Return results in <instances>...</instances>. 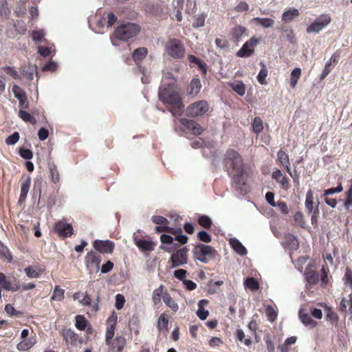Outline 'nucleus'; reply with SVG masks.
<instances>
[{"instance_id":"f257e3e1","label":"nucleus","mask_w":352,"mask_h":352,"mask_svg":"<svg viewBox=\"0 0 352 352\" xmlns=\"http://www.w3.org/2000/svg\"><path fill=\"white\" fill-rule=\"evenodd\" d=\"M224 168L232 179L237 192L245 195L248 191L245 177L244 164L239 153L233 149L226 151L223 159Z\"/></svg>"},{"instance_id":"f03ea898","label":"nucleus","mask_w":352,"mask_h":352,"mask_svg":"<svg viewBox=\"0 0 352 352\" xmlns=\"http://www.w3.org/2000/svg\"><path fill=\"white\" fill-rule=\"evenodd\" d=\"M117 315L113 312L107 320V329L105 333V343L108 346L107 352H122L126 346V338L122 336H116L113 339L115 334V327L117 323Z\"/></svg>"},{"instance_id":"7ed1b4c3","label":"nucleus","mask_w":352,"mask_h":352,"mask_svg":"<svg viewBox=\"0 0 352 352\" xmlns=\"http://www.w3.org/2000/svg\"><path fill=\"white\" fill-rule=\"evenodd\" d=\"M174 86L170 83L163 82L159 88V100L164 104H178L182 100L179 94L175 90Z\"/></svg>"},{"instance_id":"20e7f679","label":"nucleus","mask_w":352,"mask_h":352,"mask_svg":"<svg viewBox=\"0 0 352 352\" xmlns=\"http://www.w3.org/2000/svg\"><path fill=\"white\" fill-rule=\"evenodd\" d=\"M195 259L201 263H207L216 258L217 251L210 245L199 243L195 246L192 251Z\"/></svg>"},{"instance_id":"39448f33","label":"nucleus","mask_w":352,"mask_h":352,"mask_svg":"<svg viewBox=\"0 0 352 352\" xmlns=\"http://www.w3.org/2000/svg\"><path fill=\"white\" fill-rule=\"evenodd\" d=\"M140 31L138 25L133 23H126L120 25L115 30V36L123 41H126L135 36Z\"/></svg>"},{"instance_id":"423d86ee","label":"nucleus","mask_w":352,"mask_h":352,"mask_svg":"<svg viewBox=\"0 0 352 352\" xmlns=\"http://www.w3.org/2000/svg\"><path fill=\"white\" fill-rule=\"evenodd\" d=\"M188 249L186 247H183L179 249L177 248L173 251L170 258L171 267L175 268L185 265L188 263Z\"/></svg>"},{"instance_id":"0eeeda50","label":"nucleus","mask_w":352,"mask_h":352,"mask_svg":"<svg viewBox=\"0 0 352 352\" xmlns=\"http://www.w3.org/2000/svg\"><path fill=\"white\" fill-rule=\"evenodd\" d=\"M166 52L173 58H182L185 49L182 42L176 38L170 39L166 45Z\"/></svg>"},{"instance_id":"6e6552de","label":"nucleus","mask_w":352,"mask_h":352,"mask_svg":"<svg viewBox=\"0 0 352 352\" xmlns=\"http://www.w3.org/2000/svg\"><path fill=\"white\" fill-rule=\"evenodd\" d=\"M331 21L329 14H320L316 19L307 28V33H318L327 26Z\"/></svg>"},{"instance_id":"1a4fd4ad","label":"nucleus","mask_w":352,"mask_h":352,"mask_svg":"<svg viewBox=\"0 0 352 352\" xmlns=\"http://www.w3.org/2000/svg\"><path fill=\"white\" fill-rule=\"evenodd\" d=\"M209 109L208 103L202 100L191 104L188 107V113L192 117L200 116L206 113Z\"/></svg>"},{"instance_id":"9d476101","label":"nucleus","mask_w":352,"mask_h":352,"mask_svg":"<svg viewBox=\"0 0 352 352\" xmlns=\"http://www.w3.org/2000/svg\"><path fill=\"white\" fill-rule=\"evenodd\" d=\"M258 43V40L252 37L248 41H246L241 48L236 52V55L238 57H249L250 56L254 51L255 47Z\"/></svg>"},{"instance_id":"9b49d317","label":"nucleus","mask_w":352,"mask_h":352,"mask_svg":"<svg viewBox=\"0 0 352 352\" xmlns=\"http://www.w3.org/2000/svg\"><path fill=\"white\" fill-rule=\"evenodd\" d=\"M55 232L63 238H67L73 234V227L65 220L58 221L54 227Z\"/></svg>"},{"instance_id":"f8f14e48","label":"nucleus","mask_w":352,"mask_h":352,"mask_svg":"<svg viewBox=\"0 0 352 352\" xmlns=\"http://www.w3.org/2000/svg\"><path fill=\"white\" fill-rule=\"evenodd\" d=\"M94 247L102 254H111L114 250L115 244L110 240L96 239L94 242Z\"/></svg>"},{"instance_id":"ddd939ff","label":"nucleus","mask_w":352,"mask_h":352,"mask_svg":"<svg viewBox=\"0 0 352 352\" xmlns=\"http://www.w3.org/2000/svg\"><path fill=\"white\" fill-rule=\"evenodd\" d=\"M160 240L164 244V245L161 246V249L166 252H172L180 247L178 243L174 242V238L170 235L163 234L160 236Z\"/></svg>"},{"instance_id":"4468645a","label":"nucleus","mask_w":352,"mask_h":352,"mask_svg":"<svg viewBox=\"0 0 352 352\" xmlns=\"http://www.w3.org/2000/svg\"><path fill=\"white\" fill-rule=\"evenodd\" d=\"M133 240L136 246L143 252H151L153 250L155 243L150 240L140 239L138 236L133 235Z\"/></svg>"},{"instance_id":"2eb2a0df","label":"nucleus","mask_w":352,"mask_h":352,"mask_svg":"<svg viewBox=\"0 0 352 352\" xmlns=\"http://www.w3.org/2000/svg\"><path fill=\"white\" fill-rule=\"evenodd\" d=\"M180 122L183 126H186L187 129L190 131L192 133L195 135H200L203 132L204 129L202 126L194 120L182 118Z\"/></svg>"},{"instance_id":"dca6fc26","label":"nucleus","mask_w":352,"mask_h":352,"mask_svg":"<svg viewBox=\"0 0 352 352\" xmlns=\"http://www.w3.org/2000/svg\"><path fill=\"white\" fill-rule=\"evenodd\" d=\"M0 286L7 291L16 292L19 289V285L15 280L10 281L6 279L4 274L0 273Z\"/></svg>"},{"instance_id":"f3484780","label":"nucleus","mask_w":352,"mask_h":352,"mask_svg":"<svg viewBox=\"0 0 352 352\" xmlns=\"http://www.w3.org/2000/svg\"><path fill=\"white\" fill-rule=\"evenodd\" d=\"M31 185V178L28 175L23 181L21 185V195L19 199V204L23 203L28 196L29 189Z\"/></svg>"},{"instance_id":"a211bd4d","label":"nucleus","mask_w":352,"mask_h":352,"mask_svg":"<svg viewBox=\"0 0 352 352\" xmlns=\"http://www.w3.org/2000/svg\"><path fill=\"white\" fill-rule=\"evenodd\" d=\"M272 177L277 183L281 186L282 188L287 190L289 188L288 179L282 173L280 170L276 169L274 170L272 173Z\"/></svg>"},{"instance_id":"6ab92c4d","label":"nucleus","mask_w":352,"mask_h":352,"mask_svg":"<svg viewBox=\"0 0 352 352\" xmlns=\"http://www.w3.org/2000/svg\"><path fill=\"white\" fill-rule=\"evenodd\" d=\"M277 157L278 162L281 164L283 166H284L287 170V172L289 174L291 177H293L292 172L289 167V156L286 153L282 150L279 151L277 153Z\"/></svg>"},{"instance_id":"aec40b11","label":"nucleus","mask_w":352,"mask_h":352,"mask_svg":"<svg viewBox=\"0 0 352 352\" xmlns=\"http://www.w3.org/2000/svg\"><path fill=\"white\" fill-rule=\"evenodd\" d=\"M230 245L233 250L240 256H245L247 254L248 251L243 245L236 239L231 238L229 240Z\"/></svg>"},{"instance_id":"412c9836","label":"nucleus","mask_w":352,"mask_h":352,"mask_svg":"<svg viewBox=\"0 0 352 352\" xmlns=\"http://www.w3.org/2000/svg\"><path fill=\"white\" fill-rule=\"evenodd\" d=\"M201 80L198 78H194L191 80L188 89V94L192 96H196L201 89Z\"/></svg>"},{"instance_id":"4be33fe9","label":"nucleus","mask_w":352,"mask_h":352,"mask_svg":"<svg viewBox=\"0 0 352 352\" xmlns=\"http://www.w3.org/2000/svg\"><path fill=\"white\" fill-rule=\"evenodd\" d=\"M243 35H248V30L243 26L237 25L231 31V36L234 41H239Z\"/></svg>"},{"instance_id":"5701e85b","label":"nucleus","mask_w":352,"mask_h":352,"mask_svg":"<svg viewBox=\"0 0 352 352\" xmlns=\"http://www.w3.org/2000/svg\"><path fill=\"white\" fill-rule=\"evenodd\" d=\"M300 15L298 9L292 8L285 10L282 15V20L285 23H289Z\"/></svg>"},{"instance_id":"b1692460","label":"nucleus","mask_w":352,"mask_h":352,"mask_svg":"<svg viewBox=\"0 0 352 352\" xmlns=\"http://www.w3.org/2000/svg\"><path fill=\"white\" fill-rule=\"evenodd\" d=\"M305 276L306 280L310 285H315L319 281L318 272L312 271L309 267L305 269Z\"/></svg>"},{"instance_id":"393cba45","label":"nucleus","mask_w":352,"mask_h":352,"mask_svg":"<svg viewBox=\"0 0 352 352\" xmlns=\"http://www.w3.org/2000/svg\"><path fill=\"white\" fill-rule=\"evenodd\" d=\"M299 318L305 326H308L310 328L314 327L317 324L308 314L304 313L302 309L299 311Z\"/></svg>"},{"instance_id":"a878e982","label":"nucleus","mask_w":352,"mask_h":352,"mask_svg":"<svg viewBox=\"0 0 352 352\" xmlns=\"http://www.w3.org/2000/svg\"><path fill=\"white\" fill-rule=\"evenodd\" d=\"M36 343V340L33 338L23 340L17 344L16 348L20 351H25L30 349Z\"/></svg>"},{"instance_id":"bb28decb","label":"nucleus","mask_w":352,"mask_h":352,"mask_svg":"<svg viewBox=\"0 0 352 352\" xmlns=\"http://www.w3.org/2000/svg\"><path fill=\"white\" fill-rule=\"evenodd\" d=\"M230 86L232 89L239 96H243L245 95L246 88L245 84L242 81H234L230 83Z\"/></svg>"},{"instance_id":"cd10ccee","label":"nucleus","mask_w":352,"mask_h":352,"mask_svg":"<svg viewBox=\"0 0 352 352\" xmlns=\"http://www.w3.org/2000/svg\"><path fill=\"white\" fill-rule=\"evenodd\" d=\"M206 300H200L198 302L199 308L197 311V315L200 320H204L208 316L209 312L204 308V305L207 304Z\"/></svg>"},{"instance_id":"c85d7f7f","label":"nucleus","mask_w":352,"mask_h":352,"mask_svg":"<svg viewBox=\"0 0 352 352\" xmlns=\"http://www.w3.org/2000/svg\"><path fill=\"white\" fill-rule=\"evenodd\" d=\"M147 54L148 50L146 47H139L133 51L132 58L135 62H138L143 60Z\"/></svg>"},{"instance_id":"c756f323","label":"nucleus","mask_w":352,"mask_h":352,"mask_svg":"<svg viewBox=\"0 0 352 352\" xmlns=\"http://www.w3.org/2000/svg\"><path fill=\"white\" fill-rule=\"evenodd\" d=\"M347 307H349V312L352 314V294H350L346 298H342L340 302V308L342 311H346Z\"/></svg>"},{"instance_id":"7c9ffc66","label":"nucleus","mask_w":352,"mask_h":352,"mask_svg":"<svg viewBox=\"0 0 352 352\" xmlns=\"http://www.w3.org/2000/svg\"><path fill=\"white\" fill-rule=\"evenodd\" d=\"M85 261L87 263L94 264L98 267L100 264L101 258L100 255L91 251L87 254Z\"/></svg>"},{"instance_id":"2f4dec72","label":"nucleus","mask_w":352,"mask_h":352,"mask_svg":"<svg viewBox=\"0 0 352 352\" xmlns=\"http://www.w3.org/2000/svg\"><path fill=\"white\" fill-rule=\"evenodd\" d=\"M164 303L170 307L173 311L176 312L179 309L177 303L173 299L168 293H165L163 296Z\"/></svg>"},{"instance_id":"473e14b6","label":"nucleus","mask_w":352,"mask_h":352,"mask_svg":"<svg viewBox=\"0 0 352 352\" xmlns=\"http://www.w3.org/2000/svg\"><path fill=\"white\" fill-rule=\"evenodd\" d=\"M252 21L258 22V23L265 28H272L274 25V20L270 18L254 17Z\"/></svg>"},{"instance_id":"72a5a7b5","label":"nucleus","mask_w":352,"mask_h":352,"mask_svg":"<svg viewBox=\"0 0 352 352\" xmlns=\"http://www.w3.org/2000/svg\"><path fill=\"white\" fill-rule=\"evenodd\" d=\"M164 289V285H160L153 292L152 300L155 305H158L161 302V298L162 297L163 298Z\"/></svg>"},{"instance_id":"f704fd0d","label":"nucleus","mask_w":352,"mask_h":352,"mask_svg":"<svg viewBox=\"0 0 352 352\" xmlns=\"http://www.w3.org/2000/svg\"><path fill=\"white\" fill-rule=\"evenodd\" d=\"M260 65L261 66V69L257 76V80L258 82L261 85H266L267 82L265 80V78L268 74V70L264 64V63L261 62Z\"/></svg>"},{"instance_id":"c9c22d12","label":"nucleus","mask_w":352,"mask_h":352,"mask_svg":"<svg viewBox=\"0 0 352 352\" xmlns=\"http://www.w3.org/2000/svg\"><path fill=\"white\" fill-rule=\"evenodd\" d=\"M301 75V69L299 67H296L291 73L290 85L294 88L298 82V80Z\"/></svg>"},{"instance_id":"e433bc0d","label":"nucleus","mask_w":352,"mask_h":352,"mask_svg":"<svg viewBox=\"0 0 352 352\" xmlns=\"http://www.w3.org/2000/svg\"><path fill=\"white\" fill-rule=\"evenodd\" d=\"M314 196L313 192L311 190H308L306 194V199H305V208L309 214H311L313 210V204H314Z\"/></svg>"},{"instance_id":"4c0bfd02","label":"nucleus","mask_w":352,"mask_h":352,"mask_svg":"<svg viewBox=\"0 0 352 352\" xmlns=\"http://www.w3.org/2000/svg\"><path fill=\"white\" fill-rule=\"evenodd\" d=\"M244 286L245 288L250 289L252 291H256L259 289V283L254 278H246L244 281Z\"/></svg>"},{"instance_id":"58836bf2","label":"nucleus","mask_w":352,"mask_h":352,"mask_svg":"<svg viewBox=\"0 0 352 352\" xmlns=\"http://www.w3.org/2000/svg\"><path fill=\"white\" fill-rule=\"evenodd\" d=\"M87 320H86L83 316L78 315L76 316L75 326L80 331L85 330L87 325Z\"/></svg>"},{"instance_id":"ea45409f","label":"nucleus","mask_w":352,"mask_h":352,"mask_svg":"<svg viewBox=\"0 0 352 352\" xmlns=\"http://www.w3.org/2000/svg\"><path fill=\"white\" fill-rule=\"evenodd\" d=\"M252 127L255 133L258 134L261 133L263 129V124L261 118L259 117H255L252 121Z\"/></svg>"},{"instance_id":"a19ab883","label":"nucleus","mask_w":352,"mask_h":352,"mask_svg":"<svg viewBox=\"0 0 352 352\" xmlns=\"http://www.w3.org/2000/svg\"><path fill=\"white\" fill-rule=\"evenodd\" d=\"M36 65H29L23 69V74L28 80H32L34 78V73L36 71Z\"/></svg>"},{"instance_id":"79ce46f5","label":"nucleus","mask_w":352,"mask_h":352,"mask_svg":"<svg viewBox=\"0 0 352 352\" xmlns=\"http://www.w3.org/2000/svg\"><path fill=\"white\" fill-rule=\"evenodd\" d=\"M236 336L238 340L243 342L245 346H249L252 344V340L250 336L245 338L244 331L242 329L236 330Z\"/></svg>"},{"instance_id":"37998d69","label":"nucleus","mask_w":352,"mask_h":352,"mask_svg":"<svg viewBox=\"0 0 352 352\" xmlns=\"http://www.w3.org/2000/svg\"><path fill=\"white\" fill-rule=\"evenodd\" d=\"M19 116L21 119H22L23 121L26 122H30L32 124H34L36 122V119L26 111L22 109L19 110Z\"/></svg>"},{"instance_id":"c03bdc74","label":"nucleus","mask_w":352,"mask_h":352,"mask_svg":"<svg viewBox=\"0 0 352 352\" xmlns=\"http://www.w3.org/2000/svg\"><path fill=\"white\" fill-rule=\"evenodd\" d=\"M10 14V10L8 8L6 0L0 1V16L8 19Z\"/></svg>"},{"instance_id":"a18cd8bd","label":"nucleus","mask_w":352,"mask_h":352,"mask_svg":"<svg viewBox=\"0 0 352 352\" xmlns=\"http://www.w3.org/2000/svg\"><path fill=\"white\" fill-rule=\"evenodd\" d=\"M64 289H61L60 286L56 285L51 298L54 300L60 301L64 298Z\"/></svg>"},{"instance_id":"49530a36","label":"nucleus","mask_w":352,"mask_h":352,"mask_svg":"<svg viewBox=\"0 0 352 352\" xmlns=\"http://www.w3.org/2000/svg\"><path fill=\"white\" fill-rule=\"evenodd\" d=\"M168 320L165 314H161L158 318L157 327L160 331L168 330Z\"/></svg>"},{"instance_id":"de8ad7c7","label":"nucleus","mask_w":352,"mask_h":352,"mask_svg":"<svg viewBox=\"0 0 352 352\" xmlns=\"http://www.w3.org/2000/svg\"><path fill=\"white\" fill-rule=\"evenodd\" d=\"M172 105H173L174 107L170 109V111L171 112L173 116L175 117L182 116L184 111V107L182 102V100L179 101L178 104H173Z\"/></svg>"},{"instance_id":"09e8293b","label":"nucleus","mask_w":352,"mask_h":352,"mask_svg":"<svg viewBox=\"0 0 352 352\" xmlns=\"http://www.w3.org/2000/svg\"><path fill=\"white\" fill-rule=\"evenodd\" d=\"M199 224L206 229H208L211 227L212 220L207 215H201L198 219Z\"/></svg>"},{"instance_id":"8fccbe9b","label":"nucleus","mask_w":352,"mask_h":352,"mask_svg":"<svg viewBox=\"0 0 352 352\" xmlns=\"http://www.w3.org/2000/svg\"><path fill=\"white\" fill-rule=\"evenodd\" d=\"M5 311L12 317H19L22 315V313L20 311L16 310L11 304H7L5 306Z\"/></svg>"},{"instance_id":"3c124183","label":"nucleus","mask_w":352,"mask_h":352,"mask_svg":"<svg viewBox=\"0 0 352 352\" xmlns=\"http://www.w3.org/2000/svg\"><path fill=\"white\" fill-rule=\"evenodd\" d=\"M50 173L52 182L54 183H58L60 180V177L56 166L54 164L50 166Z\"/></svg>"},{"instance_id":"603ef678","label":"nucleus","mask_w":352,"mask_h":352,"mask_svg":"<svg viewBox=\"0 0 352 352\" xmlns=\"http://www.w3.org/2000/svg\"><path fill=\"white\" fill-rule=\"evenodd\" d=\"M265 314L267 317L268 320L270 322H274L277 317V313L271 305H268L266 307Z\"/></svg>"},{"instance_id":"864d4df0","label":"nucleus","mask_w":352,"mask_h":352,"mask_svg":"<svg viewBox=\"0 0 352 352\" xmlns=\"http://www.w3.org/2000/svg\"><path fill=\"white\" fill-rule=\"evenodd\" d=\"M19 132L15 131L6 139L5 142L7 145H14L19 141Z\"/></svg>"},{"instance_id":"5fc2aeb1","label":"nucleus","mask_w":352,"mask_h":352,"mask_svg":"<svg viewBox=\"0 0 352 352\" xmlns=\"http://www.w3.org/2000/svg\"><path fill=\"white\" fill-rule=\"evenodd\" d=\"M24 272L29 278H38L40 276L39 272L32 266L25 267Z\"/></svg>"},{"instance_id":"6e6d98bb","label":"nucleus","mask_w":352,"mask_h":352,"mask_svg":"<svg viewBox=\"0 0 352 352\" xmlns=\"http://www.w3.org/2000/svg\"><path fill=\"white\" fill-rule=\"evenodd\" d=\"M197 238L204 243H210L212 241L211 236L204 230L199 231L197 234Z\"/></svg>"},{"instance_id":"4d7b16f0","label":"nucleus","mask_w":352,"mask_h":352,"mask_svg":"<svg viewBox=\"0 0 352 352\" xmlns=\"http://www.w3.org/2000/svg\"><path fill=\"white\" fill-rule=\"evenodd\" d=\"M32 39L34 41L41 42L43 41V39L45 35V32L43 30H34L32 32Z\"/></svg>"},{"instance_id":"13d9d810","label":"nucleus","mask_w":352,"mask_h":352,"mask_svg":"<svg viewBox=\"0 0 352 352\" xmlns=\"http://www.w3.org/2000/svg\"><path fill=\"white\" fill-rule=\"evenodd\" d=\"M164 82L166 83H170L171 85H175V79L170 72H166L163 74L162 84H163Z\"/></svg>"},{"instance_id":"bf43d9fd","label":"nucleus","mask_w":352,"mask_h":352,"mask_svg":"<svg viewBox=\"0 0 352 352\" xmlns=\"http://www.w3.org/2000/svg\"><path fill=\"white\" fill-rule=\"evenodd\" d=\"M294 219L296 224L300 226L301 228L305 227L304 217L301 212H296L294 216Z\"/></svg>"},{"instance_id":"052dcab7","label":"nucleus","mask_w":352,"mask_h":352,"mask_svg":"<svg viewBox=\"0 0 352 352\" xmlns=\"http://www.w3.org/2000/svg\"><path fill=\"white\" fill-rule=\"evenodd\" d=\"M19 153L21 157L25 160H30L33 157L32 151L28 148H21L19 150Z\"/></svg>"},{"instance_id":"680f3d73","label":"nucleus","mask_w":352,"mask_h":352,"mask_svg":"<svg viewBox=\"0 0 352 352\" xmlns=\"http://www.w3.org/2000/svg\"><path fill=\"white\" fill-rule=\"evenodd\" d=\"M16 98L19 100V107L23 109H26L28 107V102L27 100L25 94H16Z\"/></svg>"},{"instance_id":"e2e57ef3","label":"nucleus","mask_w":352,"mask_h":352,"mask_svg":"<svg viewBox=\"0 0 352 352\" xmlns=\"http://www.w3.org/2000/svg\"><path fill=\"white\" fill-rule=\"evenodd\" d=\"M125 299L122 294H117L116 296L115 307L117 309L120 310L124 307Z\"/></svg>"},{"instance_id":"0e129e2a","label":"nucleus","mask_w":352,"mask_h":352,"mask_svg":"<svg viewBox=\"0 0 352 352\" xmlns=\"http://www.w3.org/2000/svg\"><path fill=\"white\" fill-rule=\"evenodd\" d=\"M186 274H187L186 270H185L184 269H179V270H176L174 272L173 275L176 278H177L178 280H182L183 282V280H184L186 279L185 278H186Z\"/></svg>"},{"instance_id":"69168bd1","label":"nucleus","mask_w":352,"mask_h":352,"mask_svg":"<svg viewBox=\"0 0 352 352\" xmlns=\"http://www.w3.org/2000/svg\"><path fill=\"white\" fill-rule=\"evenodd\" d=\"M7 74H10L14 79H20V75L16 70L10 66H6L3 68Z\"/></svg>"},{"instance_id":"338daca9","label":"nucleus","mask_w":352,"mask_h":352,"mask_svg":"<svg viewBox=\"0 0 352 352\" xmlns=\"http://www.w3.org/2000/svg\"><path fill=\"white\" fill-rule=\"evenodd\" d=\"M152 221L154 223L157 225H167L168 223V221L162 216H153Z\"/></svg>"},{"instance_id":"774afa93","label":"nucleus","mask_w":352,"mask_h":352,"mask_svg":"<svg viewBox=\"0 0 352 352\" xmlns=\"http://www.w3.org/2000/svg\"><path fill=\"white\" fill-rule=\"evenodd\" d=\"M344 280L346 284L349 285L352 289V270H351L349 267L346 269Z\"/></svg>"}]
</instances>
